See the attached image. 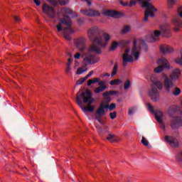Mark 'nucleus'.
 Masks as SVG:
<instances>
[{
	"instance_id": "obj_51",
	"label": "nucleus",
	"mask_w": 182,
	"mask_h": 182,
	"mask_svg": "<svg viewBox=\"0 0 182 182\" xmlns=\"http://www.w3.org/2000/svg\"><path fill=\"white\" fill-rule=\"evenodd\" d=\"M75 59H80V53H77L75 55H74Z\"/></svg>"
},
{
	"instance_id": "obj_43",
	"label": "nucleus",
	"mask_w": 182,
	"mask_h": 182,
	"mask_svg": "<svg viewBox=\"0 0 182 182\" xmlns=\"http://www.w3.org/2000/svg\"><path fill=\"white\" fill-rule=\"evenodd\" d=\"M86 80L85 79V77H82V78H80L77 82H76V85H83V83H85V81Z\"/></svg>"
},
{
	"instance_id": "obj_25",
	"label": "nucleus",
	"mask_w": 182,
	"mask_h": 182,
	"mask_svg": "<svg viewBox=\"0 0 182 182\" xmlns=\"http://www.w3.org/2000/svg\"><path fill=\"white\" fill-rule=\"evenodd\" d=\"M107 139H108L109 141H111V143H114L117 141V139H116V135L112 134H109L108 135Z\"/></svg>"
},
{
	"instance_id": "obj_8",
	"label": "nucleus",
	"mask_w": 182,
	"mask_h": 182,
	"mask_svg": "<svg viewBox=\"0 0 182 182\" xmlns=\"http://www.w3.org/2000/svg\"><path fill=\"white\" fill-rule=\"evenodd\" d=\"M142 8H145L146 9L144 18V22H147V21H149V16L154 18L155 14L153 12H157V9H156L153 4L149 1H142Z\"/></svg>"
},
{
	"instance_id": "obj_16",
	"label": "nucleus",
	"mask_w": 182,
	"mask_h": 182,
	"mask_svg": "<svg viewBox=\"0 0 182 182\" xmlns=\"http://www.w3.org/2000/svg\"><path fill=\"white\" fill-rule=\"evenodd\" d=\"M160 35H161V31L159 30L154 31V34L149 33L145 36V41H146V42H156V41H157L156 38H159Z\"/></svg>"
},
{
	"instance_id": "obj_34",
	"label": "nucleus",
	"mask_w": 182,
	"mask_h": 182,
	"mask_svg": "<svg viewBox=\"0 0 182 182\" xmlns=\"http://www.w3.org/2000/svg\"><path fill=\"white\" fill-rule=\"evenodd\" d=\"M122 81L119 79H115L109 82V85H111V86H114V85H120Z\"/></svg>"
},
{
	"instance_id": "obj_58",
	"label": "nucleus",
	"mask_w": 182,
	"mask_h": 182,
	"mask_svg": "<svg viewBox=\"0 0 182 182\" xmlns=\"http://www.w3.org/2000/svg\"><path fill=\"white\" fill-rule=\"evenodd\" d=\"M75 18H77V14H75Z\"/></svg>"
},
{
	"instance_id": "obj_28",
	"label": "nucleus",
	"mask_w": 182,
	"mask_h": 182,
	"mask_svg": "<svg viewBox=\"0 0 182 182\" xmlns=\"http://www.w3.org/2000/svg\"><path fill=\"white\" fill-rule=\"evenodd\" d=\"M132 31V28L130 26H124L122 30V33L125 34V33H129Z\"/></svg>"
},
{
	"instance_id": "obj_53",
	"label": "nucleus",
	"mask_w": 182,
	"mask_h": 182,
	"mask_svg": "<svg viewBox=\"0 0 182 182\" xmlns=\"http://www.w3.org/2000/svg\"><path fill=\"white\" fill-rule=\"evenodd\" d=\"M98 86H106V85H105V82L100 81L98 83Z\"/></svg>"
},
{
	"instance_id": "obj_38",
	"label": "nucleus",
	"mask_w": 182,
	"mask_h": 182,
	"mask_svg": "<svg viewBox=\"0 0 182 182\" xmlns=\"http://www.w3.org/2000/svg\"><path fill=\"white\" fill-rule=\"evenodd\" d=\"M130 80H127L124 84V90H127L128 89H130L131 86Z\"/></svg>"
},
{
	"instance_id": "obj_29",
	"label": "nucleus",
	"mask_w": 182,
	"mask_h": 182,
	"mask_svg": "<svg viewBox=\"0 0 182 182\" xmlns=\"http://www.w3.org/2000/svg\"><path fill=\"white\" fill-rule=\"evenodd\" d=\"M177 109H176V107L172 106L170 107L168 109V113L169 114V116H173V114H174V113H176Z\"/></svg>"
},
{
	"instance_id": "obj_23",
	"label": "nucleus",
	"mask_w": 182,
	"mask_h": 182,
	"mask_svg": "<svg viewBox=\"0 0 182 182\" xmlns=\"http://www.w3.org/2000/svg\"><path fill=\"white\" fill-rule=\"evenodd\" d=\"M177 2V0H167V6L168 9H173V7L174 5H176V3Z\"/></svg>"
},
{
	"instance_id": "obj_40",
	"label": "nucleus",
	"mask_w": 182,
	"mask_h": 182,
	"mask_svg": "<svg viewBox=\"0 0 182 182\" xmlns=\"http://www.w3.org/2000/svg\"><path fill=\"white\" fill-rule=\"evenodd\" d=\"M141 143L144 145V146H149V141L146 139V137L142 136V139L141 140Z\"/></svg>"
},
{
	"instance_id": "obj_50",
	"label": "nucleus",
	"mask_w": 182,
	"mask_h": 182,
	"mask_svg": "<svg viewBox=\"0 0 182 182\" xmlns=\"http://www.w3.org/2000/svg\"><path fill=\"white\" fill-rule=\"evenodd\" d=\"M14 19L15 22H21V18H19V16H14Z\"/></svg>"
},
{
	"instance_id": "obj_14",
	"label": "nucleus",
	"mask_w": 182,
	"mask_h": 182,
	"mask_svg": "<svg viewBox=\"0 0 182 182\" xmlns=\"http://www.w3.org/2000/svg\"><path fill=\"white\" fill-rule=\"evenodd\" d=\"M80 14L85 15V16H90V18H95V16H100V12L95 9H88L80 10Z\"/></svg>"
},
{
	"instance_id": "obj_13",
	"label": "nucleus",
	"mask_w": 182,
	"mask_h": 182,
	"mask_svg": "<svg viewBox=\"0 0 182 182\" xmlns=\"http://www.w3.org/2000/svg\"><path fill=\"white\" fill-rule=\"evenodd\" d=\"M115 107H116V104L114 103H112L110 105H109L102 102L100 105V107L98 108V113H100V114H104V112H106L108 110L112 112V110L115 109Z\"/></svg>"
},
{
	"instance_id": "obj_55",
	"label": "nucleus",
	"mask_w": 182,
	"mask_h": 182,
	"mask_svg": "<svg viewBox=\"0 0 182 182\" xmlns=\"http://www.w3.org/2000/svg\"><path fill=\"white\" fill-rule=\"evenodd\" d=\"M78 22H79V23H83V20L80 19V20H78Z\"/></svg>"
},
{
	"instance_id": "obj_49",
	"label": "nucleus",
	"mask_w": 182,
	"mask_h": 182,
	"mask_svg": "<svg viewBox=\"0 0 182 182\" xmlns=\"http://www.w3.org/2000/svg\"><path fill=\"white\" fill-rule=\"evenodd\" d=\"M142 48H143L144 50L147 51L148 46H147V44L146 43V42H144V41H143V43H142Z\"/></svg>"
},
{
	"instance_id": "obj_6",
	"label": "nucleus",
	"mask_w": 182,
	"mask_h": 182,
	"mask_svg": "<svg viewBox=\"0 0 182 182\" xmlns=\"http://www.w3.org/2000/svg\"><path fill=\"white\" fill-rule=\"evenodd\" d=\"M157 87L159 90H161L163 89V83L160 81H156L151 85V89L149 90V95L152 102H157L160 98V93H159Z\"/></svg>"
},
{
	"instance_id": "obj_20",
	"label": "nucleus",
	"mask_w": 182,
	"mask_h": 182,
	"mask_svg": "<svg viewBox=\"0 0 182 182\" xmlns=\"http://www.w3.org/2000/svg\"><path fill=\"white\" fill-rule=\"evenodd\" d=\"M165 140L171 146V147H178V141L174 136H166Z\"/></svg>"
},
{
	"instance_id": "obj_3",
	"label": "nucleus",
	"mask_w": 182,
	"mask_h": 182,
	"mask_svg": "<svg viewBox=\"0 0 182 182\" xmlns=\"http://www.w3.org/2000/svg\"><path fill=\"white\" fill-rule=\"evenodd\" d=\"M76 102L83 112H90V113L95 112V106H90L95 102V98L92 97L90 90H86L81 92L80 95L79 93L76 94Z\"/></svg>"
},
{
	"instance_id": "obj_30",
	"label": "nucleus",
	"mask_w": 182,
	"mask_h": 182,
	"mask_svg": "<svg viewBox=\"0 0 182 182\" xmlns=\"http://www.w3.org/2000/svg\"><path fill=\"white\" fill-rule=\"evenodd\" d=\"M181 93V90L178 88V87H175L172 94L173 96H178Z\"/></svg>"
},
{
	"instance_id": "obj_12",
	"label": "nucleus",
	"mask_w": 182,
	"mask_h": 182,
	"mask_svg": "<svg viewBox=\"0 0 182 182\" xmlns=\"http://www.w3.org/2000/svg\"><path fill=\"white\" fill-rule=\"evenodd\" d=\"M84 65L87 66L88 65H95L99 62V58L97 56L92 54H87L83 58Z\"/></svg>"
},
{
	"instance_id": "obj_39",
	"label": "nucleus",
	"mask_w": 182,
	"mask_h": 182,
	"mask_svg": "<svg viewBox=\"0 0 182 182\" xmlns=\"http://www.w3.org/2000/svg\"><path fill=\"white\" fill-rule=\"evenodd\" d=\"M176 63L177 65H180V66H182V50H181V58H176L175 60Z\"/></svg>"
},
{
	"instance_id": "obj_1",
	"label": "nucleus",
	"mask_w": 182,
	"mask_h": 182,
	"mask_svg": "<svg viewBox=\"0 0 182 182\" xmlns=\"http://www.w3.org/2000/svg\"><path fill=\"white\" fill-rule=\"evenodd\" d=\"M87 36L94 43L90 46L89 52H95L98 55L102 53L101 48L106 46V43L110 41V36L106 33L102 35L99 28L96 26L87 31Z\"/></svg>"
},
{
	"instance_id": "obj_17",
	"label": "nucleus",
	"mask_w": 182,
	"mask_h": 182,
	"mask_svg": "<svg viewBox=\"0 0 182 182\" xmlns=\"http://www.w3.org/2000/svg\"><path fill=\"white\" fill-rule=\"evenodd\" d=\"M179 126H182V118L181 117H176L172 119L171 121V129H176Z\"/></svg>"
},
{
	"instance_id": "obj_45",
	"label": "nucleus",
	"mask_w": 182,
	"mask_h": 182,
	"mask_svg": "<svg viewBox=\"0 0 182 182\" xmlns=\"http://www.w3.org/2000/svg\"><path fill=\"white\" fill-rule=\"evenodd\" d=\"M70 63H68L65 68L66 73H69L70 72Z\"/></svg>"
},
{
	"instance_id": "obj_15",
	"label": "nucleus",
	"mask_w": 182,
	"mask_h": 182,
	"mask_svg": "<svg viewBox=\"0 0 182 182\" xmlns=\"http://www.w3.org/2000/svg\"><path fill=\"white\" fill-rule=\"evenodd\" d=\"M86 38L85 37H80L75 39V45L77 49L80 50V52H83L85 49H86Z\"/></svg>"
},
{
	"instance_id": "obj_10",
	"label": "nucleus",
	"mask_w": 182,
	"mask_h": 182,
	"mask_svg": "<svg viewBox=\"0 0 182 182\" xmlns=\"http://www.w3.org/2000/svg\"><path fill=\"white\" fill-rule=\"evenodd\" d=\"M158 63H159V65H161L154 68V72H155V73H161V72H163V69H164V68L166 69H170V64L168 63L167 59H166L165 58H159L158 60Z\"/></svg>"
},
{
	"instance_id": "obj_41",
	"label": "nucleus",
	"mask_w": 182,
	"mask_h": 182,
	"mask_svg": "<svg viewBox=\"0 0 182 182\" xmlns=\"http://www.w3.org/2000/svg\"><path fill=\"white\" fill-rule=\"evenodd\" d=\"M48 1L50 5H52V6H57L58 4V0H48Z\"/></svg>"
},
{
	"instance_id": "obj_5",
	"label": "nucleus",
	"mask_w": 182,
	"mask_h": 182,
	"mask_svg": "<svg viewBox=\"0 0 182 182\" xmlns=\"http://www.w3.org/2000/svg\"><path fill=\"white\" fill-rule=\"evenodd\" d=\"M141 53V48L137 46L136 41H134V46L130 53V48H127L124 53L122 55V66L126 68L127 63H132L133 62V57L135 60H139L140 58V53Z\"/></svg>"
},
{
	"instance_id": "obj_22",
	"label": "nucleus",
	"mask_w": 182,
	"mask_h": 182,
	"mask_svg": "<svg viewBox=\"0 0 182 182\" xmlns=\"http://www.w3.org/2000/svg\"><path fill=\"white\" fill-rule=\"evenodd\" d=\"M98 112H99V109H97L96 120H97V122H99V123L100 124H105V122H103V120H102V116H105L106 112H105V111H104V114H100Z\"/></svg>"
},
{
	"instance_id": "obj_24",
	"label": "nucleus",
	"mask_w": 182,
	"mask_h": 182,
	"mask_svg": "<svg viewBox=\"0 0 182 182\" xmlns=\"http://www.w3.org/2000/svg\"><path fill=\"white\" fill-rule=\"evenodd\" d=\"M97 132L100 134V136H103V134H105V133H107V129H106V127H105L103 129H102V127H97Z\"/></svg>"
},
{
	"instance_id": "obj_2",
	"label": "nucleus",
	"mask_w": 182,
	"mask_h": 182,
	"mask_svg": "<svg viewBox=\"0 0 182 182\" xmlns=\"http://www.w3.org/2000/svg\"><path fill=\"white\" fill-rule=\"evenodd\" d=\"M61 14L63 17L60 19V23L56 26L57 31L58 32H62V31H63L62 25H65L66 27L64 28L63 31L64 38L66 41H71L72 38H70V35L73 33V30L72 29V20L68 15H72L73 11L70 9L63 8L61 9Z\"/></svg>"
},
{
	"instance_id": "obj_31",
	"label": "nucleus",
	"mask_w": 182,
	"mask_h": 182,
	"mask_svg": "<svg viewBox=\"0 0 182 182\" xmlns=\"http://www.w3.org/2000/svg\"><path fill=\"white\" fill-rule=\"evenodd\" d=\"M104 98V101L102 103H104V105H109V103H110V102H112V97H110V96L107 95V96H103Z\"/></svg>"
},
{
	"instance_id": "obj_26",
	"label": "nucleus",
	"mask_w": 182,
	"mask_h": 182,
	"mask_svg": "<svg viewBox=\"0 0 182 182\" xmlns=\"http://www.w3.org/2000/svg\"><path fill=\"white\" fill-rule=\"evenodd\" d=\"M106 89H107V86H99V87H97L95 90V93L97 94V93H100L102 92H105V90H106Z\"/></svg>"
},
{
	"instance_id": "obj_44",
	"label": "nucleus",
	"mask_w": 182,
	"mask_h": 182,
	"mask_svg": "<svg viewBox=\"0 0 182 182\" xmlns=\"http://www.w3.org/2000/svg\"><path fill=\"white\" fill-rule=\"evenodd\" d=\"M119 4L122 5V6H129V2H124L123 0H119Z\"/></svg>"
},
{
	"instance_id": "obj_35",
	"label": "nucleus",
	"mask_w": 182,
	"mask_h": 182,
	"mask_svg": "<svg viewBox=\"0 0 182 182\" xmlns=\"http://www.w3.org/2000/svg\"><path fill=\"white\" fill-rule=\"evenodd\" d=\"M176 161H178V163L182 161V151L181 152H178L176 155Z\"/></svg>"
},
{
	"instance_id": "obj_33",
	"label": "nucleus",
	"mask_w": 182,
	"mask_h": 182,
	"mask_svg": "<svg viewBox=\"0 0 182 182\" xmlns=\"http://www.w3.org/2000/svg\"><path fill=\"white\" fill-rule=\"evenodd\" d=\"M100 79L97 77L94 78L93 80H89L87 82L88 86H90L91 85H93L95 83H97V82H100Z\"/></svg>"
},
{
	"instance_id": "obj_47",
	"label": "nucleus",
	"mask_w": 182,
	"mask_h": 182,
	"mask_svg": "<svg viewBox=\"0 0 182 182\" xmlns=\"http://www.w3.org/2000/svg\"><path fill=\"white\" fill-rule=\"evenodd\" d=\"M93 75V70L90 71L85 77H84V79H85V80H87V79H89V77H90V76H92Z\"/></svg>"
},
{
	"instance_id": "obj_54",
	"label": "nucleus",
	"mask_w": 182,
	"mask_h": 182,
	"mask_svg": "<svg viewBox=\"0 0 182 182\" xmlns=\"http://www.w3.org/2000/svg\"><path fill=\"white\" fill-rule=\"evenodd\" d=\"M67 56H68V58H72V54H71L70 53H68L67 54Z\"/></svg>"
},
{
	"instance_id": "obj_4",
	"label": "nucleus",
	"mask_w": 182,
	"mask_h": 182,
	"mask_svg": "<svg viewBox=\"0 0 182 182\" xmlns=\"http://www.w3.org/2000/svg\"><path fill=\"white\" fill-rule=\"evenodd\" d=\"M181 75V71L180 69L176 68L173 70L172 73L170 74L169 77L167 74L164 73L162 77H164V87L166 93H171V91L176 87V84L174 82L180 77Z\"/></svg>"
},
{
	"instance_id": "obj_52",
	"label": "nucleus",
	"mask_w": 182,
	"mask_h": 182,
	"mask_svg": "<svg viewBox=\"0 0 182 182\" xmlns=\"http://www.w3.org/2000/svg\"><path fill=\"white\" fill-rule=\"evenodd\" d=\"M34 4H36V5L37 6H39L41 5V1L40 0H34Z\"/></svg>"
},
{
	"instance_id": "obj_48",
	"label": "nucleus",
	"mask_w": 182,
	"mask_h": 182,
	"mask_svg": "<svg viewBox=\"0 0 182 182\" xmlns=\"http://www.w3.org/2000/svg\"><path fill=\"white\" fill-rule=\"evenodd\" d=\"M69 0H60V5H66L68 4Z\"/></svg>"
},
{
	"instance_id": "obj_57",
	"label": "nucleus",
	"mask_w": 182,
	"mask_h": 182,
	"mask_svg": "<svg viewBox=\"0 0 182 182\" xmlns=\"http://www.w3.org/2000/svg\"><path fill=\"white\" fill-rule=\"evenodd\" d=\"M104 76H110V74H109V73H105V75H104Z\"/></svg>"
},
{
	"instance_id": "obj_56",
	"label": "nucleus",
	"mask_w": 182,
	"mask_h": 182,
	"mask_svg": "<svg viewBox=\"0 0 182 182\" xmlns=\"http://www.w3.org/2000/svg\"><path fill=\"white\" fill-rule=\"evenodd\" d=\"M68 63H70V62H72V58H68Z\"/></svg>"
},
{
	"instance_id": "obj_9",
	"label": "nucleus",
	"mask_w": 182,
	"mask_h": 182,
	"mask_svg": "<svg viewBox=\"0 0 182 182\" xmlns=\"http://www.w3.org/2000/svg\"><path fill=\"white\" fill-rule=\"evenodd\" d=\"M147 107H148L149 110H150L151 112V113L155 114V119H156V122L158 123H160L161 129H163L164 130V129H166V126L164 125V123L163 122V112L160 110H157V111L154 110V109H153V106L150 103L147 104Z\"/></svg>"
},
{
	"instance_id": "obj_37",
	"label": "nucleus",
	"mask_w": 182,
	"mask_h": 182,
	"mask_svg": "<svg viewBox=\"0 0 182 182\" xmlns=\"http://www.w3.org/2000/svg\"><path fill=\"white\" fill-rule=\"evenodd\" d=\"M117 69H118V65H117V63H116L115 65H114L111 76H114L117 73Z\"/></svg>"
},
{
	"instance_id": "obj_11",
	"label": "nucleus",
	"mask_w": 182,
	"mask_h": 182,
	"mask_svg": "<svg viewBox=\"0 0 182 182\" xmlns=\"http://www.w3.org/2000/svg\"><path fill=\"white\" fill-rule=\"evenodd\" d=\"M43 14H46L48 18L53 19L56 16V10L53 7L44 4L42 7Z\"/></svg>"
},
{
	"instance_id": "obj_7",
	"label": "nucleus",
	"mask_w": 182,
	"mask_h": 182,
	"mask_svg": "<svg viewBox=\"0 0 182 182\" xmlns=\"http://www.w3.org/2000/svg\"><path fill=\"white\" fill-rule=\"evenodd\" d=\"M174 32H178L182 28V6L178 8L176 14L172 18Z\"/></svg>"
},
{
	"instance_id": "obj_27",
	"label": "nucleus",
	"mask_w": 182,
	"mask_h": 182,
	"mask_svg": "<svg viewBox=\"0 0 182 182\" xmlns=\"http://www.w3.org/2000/svg\"><path fill=\"white\" fill-rule=\"evenodd\" d=\"M115 95H117V91L110 90L104 92L102 96H115Z\"/></svg>"
},
{
	"instance_id": "obj_46",
	"label": "nucleus",
	"mask_w": 182,
	"mask_h": 182,
	"mask_svg": "<svg viewBox=\"0 0 182 182\" xmlns=\"http://www.w3.org/2000/svg\"><path fill=\"white\" fill-rule=\"evenodd\" d=\"M117 114H116V112H110L109 113V117L110 119H116L117 117Z\"/></svg>"
},
{
	"instance_id": "obj_21",
	"label": "nucleus",
	"mask_w": 182,
	"mask_h": 182,
	"mask_svg": "<svg viewBox=\"0 0 182 182\" xmlns=\"http://www.w3.org/2000/svg\"><path fill=\"white\" fill-rule=\"evenodd\" d=\"M161 36H163V38H170V36H171L170 26L166 25L161 28Z\"/></svg>"
},
{
	"instance_id": "obj_18",
	"label": "nucleus",
	"mask_w": 182,
	"mask_h": 182,
	"mask_svg": "<svg viewBox=\"0 0 182 182\" xmlns=\"http://www.w3.org/2000/svg\"><path fill=\"white\" fill-rule=\"evenodd\" d=\"M104 15L105 16H110V18H115L116 19H117V18H120V15H122V13L116 11L114 10H107L104 11Z\"/></svg>"
},
{
	"instance_id": "obj_32",
	"label": "nucleus",
	"mask_w": 182,
	"mask_h": 182,
	"mask_svg": "<svg viewBox=\"0 0 182 182\" xmlns=\"http://www.w3.org/2000/svg\"><path fill=\"white\" fill-rule=\"evenodd\" d=\"M136 110H137V107H129L128 109V114H129V116H132V114H134V112H136Z\"/></svg>"
},
{
	"instance_id": "obj_19",
	"label": "nucleus",
	"mask_w": 182,
	"mask_h": 182,
	"mask_svg": "<svg viewBox=\"0 0 182 182\" xmlns=\"http://www.w3.org/2000/svg\"><path fill=\"white\" fill-rule=\"evenodd\" d=\"M160 52L165 55V53H173L174 52V48L170 46L163 44L160 46Z\"/></svg>"
},
{
	"instance_id": "obj_42",
	"label": "nucleus",
	"mask_w": 182,
	"mask_h": 182,
	"mask_svg": "<svg viewBox=\"0 0 182 182\" xmlns=\"http://www.w3.org/2000/svg\"><path fill=\"white\" fill-rule=\"evenodd\" d=\"M86 70H87V69H83L82 68H79L77 70V75H82V73H83V72H86Z\"/></svg>"
},
{
	"instance_id": "obj_36",
	"label": "nucleus",
	"mask_w": 182,
	"mask_h": 182,
	"mask_svg": "<svg viewBox=\"0 0 182 182\" xmlns=\"http://www.w3.org/2000/svg\"><path fill=\"white\" fill-rule=\"evenodd\" d=\"M119 47V43L116 41H114L110 47V50H115Z\"/></svg>"
}]
</instances>
